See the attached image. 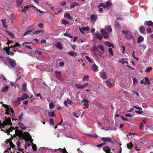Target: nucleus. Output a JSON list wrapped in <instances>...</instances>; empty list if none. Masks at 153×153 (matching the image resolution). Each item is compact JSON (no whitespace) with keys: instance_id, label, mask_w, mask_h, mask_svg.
I'll use <instances>...</instances> for the list:
<instances>
[{"instance_id":"1","label":"nucleus","mask_w":153,"mask_h":153,"mask_svg":"<svg viewBox=\"0 0 153 153\" xmlns=\"http://www.w3.org/2000/svg\"><path fill=\"white\" fill-rule=\"evenodd\" d=\"M15 133L17 135L22 137L23 139H25L27 137H29L31 138L29 133L27 132H25L23 134V131L21 130H19L18 129H16L15 130Z\"/></svg>"},{"instance_id":"2","label":"nucleus","mask_w":153,"mask_h":153,"mask_svg":"<svg viewBox=\"0 0 153 153\" xmlns=\"http://www.w3.org/2000/svg\"><path fill=\"white\" fill-rule=\"evenodd\" d=\"M12 125V123L11 120V118L9 117L6 119L2 123H1V122L0 121V128H1V127L4 128L5 126L7 125Z\"/></svg>"},{"instance_id":"3","label":"nucleus","mask_w":153,"mask_h":153,"mask_svg":"<svg viewBox=\"0 0 153 153\" xmlns=\"http://www.w3.org/2000/svg\"><path fill=\"white\" fill-rule=\"evenodd\" d=\"M36 26L34 25H32L27 27V30L28 31L25 32L23 34V36H25L28 34L30 32L33 31L35 29Z\"/></svg>"},{"instance_id":"4","label":"nucleus","mask_w":153,"mask_h":153,"mask_svg":"<svg viewBox=\"0 0 153 153\" xmlns=\"http://www.w3.org/2000/svg\"><path fill=\"white\" fill-rule=\"evenodd\" d=\"M6 59L10 63V65L13 67L16 66V62L15 60L12 59H10L8 57L6 58Z\"/></svg>"},{"instance_id":"5","label":"nucleus","mask_w":153,"mask_h":153,"mask_svg":"<svg viewBox=\"0 0 153 153\" xmlns=\"http://www.w3.org/2000/svg\"><path fill=\"white\" fill-rule=\"evenodd\" d=\"M15 129V128L13 127L12 126H10L9 129H6V131L1 129V130L2 131H4L8 135H10V132H12V131Z\"/></svg>"},{"instance_id":"6","label":"nucleus","mask_w":153,"mask_h":153,"mask_svg":"<svg viewBox=\"0 0 153 153\" xmlns=\"http://www.w3.org/2000/svg\"><path fill=\"white\" fill-rule=\"evenodd\" d=\"M103 150L106 153H110L111 149L110 147L108 146H103L102 148Z\"/></svg>"},{"instance_id":"7","label":"nucleus","mask_w":153,"mask_h":153,"mask_svg":"<svg viewBox=\"0 0 153 153\" xmlns=\"http://www.w3.org/2000/svg\"><path fill=\"white\" fill-rule=\"evenodd\" d=\"M55 77L59 80L61 79V74L60 71H55Z\"/></svg>"},{"instance_id":"8","label":"nucleus","mask_w":153,"mask_h":153,"mask_svg":"<svg viewBox=\"0 0 153 153\" xmlns=\"http://www.w3.org/2000/svg\"><path fill=\"white\" fill-rule=\"evenodd\" d=\"M3 106L6 108L5 109L6 112L5 114H10V108L9 106H8L7 105H3Z\"/></svg>"},{"instance_id":"9","label":"nucleus","mask_w":153,"mask_h":153,"mask_svg":"<svg viewBox=\"0 0 153 153\" xmlns=\"http://www.w3.org/2000/svg\"><path fill=\"white\" fill-rule=\"evenodd\" d=\"M89 102V101L88 100H87L85 98L82 101V102L84 103V105L85 106H86L85 107V108H87V106L89 105L88 104Z\"/></svg>"},{"instance_id":"10","label":"nucleus","mask_w":153,"mask_h":153,"mask_svg":"<svg viewBox=\"0 0 153 153\" xmlns=\"http://www.w3.org/2000/svg\"><path fill=\"white\" fill-rule=\"evenodd\" d=\"M101 140L103 142H111L112 143H113V142L111 140V139L109 137H103L101 138Z\"/></svg>"},{"instance_id":"11","label":"nucleus","mask_w":153,"mask_h":153,"mask_svg":"<svg viewBox=\"0 0 153 153\" xmlns=\"http://www.w3.org/2000/svg\"><path fill=\"white\" fill-rule=\"evenodd\" d=\"M80 5L79 3L75 2L74 3H71L70 7L71 8H73L76 7H78Z\"/></svg>"},{"instance_id":"12","label":"nucleus","mask_w":153,"mask_h":153,"mask_svg":"<svg viewBox=\"0 0 153 153\" xmlns=\"http://www.w3.org/2000/svg\"><path fill=\"white\" fill-rule=\"evenodd\" d=\"M97 19V16L94 14H92L91 16V22H95Z\"/></svg>"},{"instance_id":"13","label":"nucleus","mask_w":153,"mask_h":153,"mask_svg":"<svg viewBox=\"0 0 153 153\" xmlns=\"http://www.w3.org/2000/svg\"><path fill=\"white\" fill-rule=\"evenodd\" d=\"M68 54L71 56L76 57L77 56V54L74 51H71L68 53Z\"/></svg>"},{"instance_id":"14","label":"nucleus","mask_w":153,"mask_h":153,"mask_svg":"<svg viewBox=\"0 0 153 153\" xmlns=\"http://www.w3.org/2000/svg\"><path fill=\"white\" fill-rule=\"evenodd\" d=\"M111 4V3L109 1H107L105 4H104L105 8H108V9L109 8Z\"/></svg>"},{"instance_id":"15","label":"nucleus","mask_w":153,"mask_h":153,"mask_svg":"<svg viewBox=\"0 0 153 153\" xmlns=\"http://www.w3.org/2000/svg\"><path fill=\"white\" fill-rule=\"evenodd\" d=\"M106 84L109 88H111L113 86V84L111 83V79H109L106 82Z\"/></svg>"},{"instance_id":"16","label":"nucleus","mask_w":153,"mask_h":153,"mask_svg":"<svg viewBox=\"0 0 153 153\" xmlns=\"http://www.w3.org/2000/svg\"><path fill=\"white\" fill-rule=\"evenodd\" d=\"M100 76L102 78L104 79H106L107 78V76L105 72L104 71L102 72L100 74Z\"/></svg>"},{"instance_id":"17","label":"nucleus","mask_w":153,"mask_h":153,"mask_svg":"<svg viewBox=\"0 0 153 153\" xmlns=\"http://www.w3.org/2000/svg\"><path fill=\"white\" fill-rule=\"evenodd\" d=\"M18 124L19 126L22 129L24 130L26 129V127L22 123L19 122Z\"/></svg>"},{"instance_id":"18","label":"nucleus","mask_w":153,"mask_h":153,"mask_svg":"<svg viewBox=\"0 0 153 153\" xmlns=\"http://www.w3.org/2000/svg\"><path fill=\"white\" fill-rule=\"evenodd\" d=\"M128 39H131L133 38V36L131 34V32L125 36Z\"/></svg>"},{"instance_id":"19","label":"nucleus","mask_w":153,"mask_h":153,"mask_svg":"<svg viewBox=\"0 0 153 153\" xmlns=\"http://www.w3.org/2000/svg\"><path fill=\"white\" fill-rule=\"evenodd\" d=\"M106 30L109 33H111L112 32V29L110 25L106 26L105 27Z\"/></svg>"},{"instance_id":"20","label":"nucleus","mask_w":153,"mask_h":153,"mask_svg":"<svg viewBox=\"0 0 153 153\" xmlns=\"http://www.w3.org/2000/svg\"><path fill=\"white\" fill-rule=\"evenodd\" d=\"M3 49L5 51L6 53L7 54V55H10V48L5 47Z\"/></svg>"},{"instance_id":"21","label":"nucleus","mask_w":153,"mask_h":153,"mask_svg":"<svg viewBox=\"0 0 153 153\" xmlns=\"http://www.w3.org/2000/svg\"><path fill=\"white\" fill-rule=\"evenodd\" d=\"M2 25H3V27L4 28L6 29L7 27V26L6 25V20L5 19H2L1 20Z\"/></svg>"},{"instance_id":"22","label":"nucleus","mask_w":153,"mask_h":153,"mask_svg":"<svg viewBox=\"0 0 153 153\" xmlns=\"http://www.w3.org/2000/svg\"><path fill=\"white\" fill-rule=\"evenodd\" d=\"M105 44L107 45V46L111 47H112L113 48H114V45L112 43H111L109 41H106L105 42Z\"/></svg>"},{"instance_id":"23","label":"nucleus","mask_w":153,"mask_h":153,"mask_svg":"<svg viewBox=\"0 0 153 153\" xmlns=\"http://www.w3.org/2000/svg\"><path fill=\"white\" fill-rule=\"evenodd\" d=\"M97 50H98L97 47L96 45H94L93 48V51L94 52V54H95L96 56L99 55V54L95 52L96 51H97Z\"/></svg>"},{"instance_id":"24","label":"nucleus","mask_w":153,"mask_h":153,"mask_svg":"<svg viewBox=\"0 0 153 153\" xmlns=\"http://www.w3.org/2000/svg\"><path fill=\"white\" fill-rule=\"evenodd\" d=\"M144 40V38L142 36H139L137 38V42L139 43L141 42H142Z\"/></svg>"},{"instance_id":"25","label":"nucleus","mask_w":153,"mask_h":153,"mask_svg":"<svg viewBox=\"0 0 153 153\" xmlns=\"http://www.w3.org/2000/svg\"><path fill=\"white\" fill-rule=\"evenodd\" d=\"M144 79L145 81V82H144L145 85H150L151 84V83L149 81V79L148 77H145L144 78Z\"/></svg>"},{"instance_id":"26","label":"nucleus","mask_w":153,"mask_h":153,"mask_svg":"<svg viewBox=\"0 0 153 153\" xmlns=\"http://www.w3.org/2000/svg\"><path fill=\"white\" fill-rule=\"evenodd\" d=\"M125 60V59H121V60L119 61L118 62L121 63L123 65H127L128 64V63L126 61H124Z\"/></svg>"},{"instance_id":"27","label":"nucleus","mask_w":153,"mask_h":153,"mask_svg":"<svg viewBox=\"0 0 153 153\" xmlns=\"http://www.w3.org/2000/svg\"><path fill=\"white\" fill-rule=\"evenodd\" d=\"M56 46L57 48L60 50H61L62 48V45L60 42H57L56 45Z\"/></svg>"},{"instance_id":"28","label":"nucleus","mask_w":153,"mask_h":153,"mask_svg":"<svg viewBox=\"0 0 153 153\" xmlns=\"http://www.w3.org/2000/svg\"><path fill=\"white\" fill-rule=\"evenodd\" d=\"M127 148L129 149H131L133 147V146L131 142H130L129 143H128L127 144Z\"/></svg>"},{"instance_id":"29","label":"nucleus","mask_w":153,"mask_h":153,"mask_svg":"<svg viewBox=\"0 0 153 153\" xmlns=\"http://www.w3.org/2000/svg\"><path fill=\"white\" fill-rule=\"evenodd\" d=\"M94 34L95 36L99 40H101L102 39V36L100 34H98L97 33H94Z\"/></svg>"},{"instance_id":"30","label":"nucleus","mask_w":153,"mask_h":153,"mask_svg":"<svg viewBox=\"0 0 153 153\" xmlns=\"http://www.w3.org/2000/svg\"><path fill=\"white\" fill-rule=\"evenodd\" d=\"M59 152L61 153H68L66 151V150L65 147L63 149L59 148L58 149Z\"/></svg>"},{"instance_id":"31","label":"nucleus","mask_w":153,"mask_h":153,"mask_svg":"<svg viewBox=\"0 0 153 153\" xmlns=\"http://www.w3.org/2000/svg\"><path fill=\"white\" fill-rule=\"evenodd\" d=\"M29 96L27 95L26 94H23L22 96L20 98H21V100H24L25 99H26L27 98L29 97Z\"/></svg>"},{"instance_id":"32","label":"nucleus","mask_w":153,"mask_h":153,"mask_svg":"<svg viewBox=\"0 0 153 153\" xmlns=\"http://www.w3.org/2000/svg\"><path fill=\"white\" fill-rule=\"evenodd\" d=\"M145 29L144 27L142 26H140L139 28V31L141 33H144Z\"/></svg>"},{"instance_id":"33","label":"nucleus","mask_w":153,"mask_h":153,"mask_svg":"<svg viewBox=\"0 0 153 153\" xmlns=\"http://www.w3.org/2000/svg\"><path fill=\"white\" fill-rule=\"evenodd\" d=\"M23 0H16L17 5L18 7H20L21 5Z\"/></svg>"},{"instance_id":"34","label":"nucleus","mask_w":153,"mask_h":153,"mask_svg":"<svg viewBox=\"0 0 153 153\" xmlns=\"http://www.w3.org/2000/svg\"><path fill=\"white\" fill-rule=\"evenodd\" d=\"M64 17L67 19H72L71 17L68 13H66L64 14Z\"/></svg>"},{"instance_id":"35","label":"nucleus","mask_w":153,"mask_h":153,"mask_svg":"<svg viewBox=\"0 0 153 153\" xmlns=\"http://www.w3.org/2000/svg\"><path fill=\"white\" fill-rule=\"evenodd\" d=\"M146 23V25L148 26L153 25V22L151 21H146L145 23Z\"/></svg>"},{"instance_id":"36","label":"nucleus","mask_w":153,"mask_h":153,"mask_svg":"<svg viewBox=\"0 0 153 153\" xmlns=\"http://www.w3.org/2000/svg\"><path fill=\"white\" fill-rule=\"evenodd\" d=\"M97 48L101 50L103 52H104V49L103 46L101 45H97Z\"/></svg>"},{"instance_id":"37","label":"nucleus","mask_w":153,"mask_h":153,"mask_svg":"<svg viewBox=\"0 0 153 153\" xmlns=\"http://www.w3.org/2000/svg\"><path fill=\"white\" fill-rule=\"evenodd\" d=\"M92 68L93 70L95 72L97 71H98V67L94 63V65L92 66Z\"/></svg>"},{"instance_id":"38","label":"nucleus","mask_w":153,"mask_h":153,"mask_svg":"<svg viewBox=\"0 0 153 153\" xmlns=\"http://www.w3.org/2000/svg\"><path fill=\"white\" fill-rule=\"evenodd\" d=\"M8 88L9 87L8 86L5 85V86L3 88L2 90H1V92H6Z\"/></svg>"},{"instance_id":"39","label":"nucleus","mask_w":153,"mask_h":153,"mask_svg":"<svg viewBox=\"0 0 153 153\" xmlns=\"http://www.w3.org/2000/svg\"><path fill=\"white\" fill-rule=\"evenodd\" d=\"M48 115L49 117H53V116H56L54 111L49 112L48 113Z\"/></svg>"},{"instance_id":"40","label":"nucleus","mask_w":153,"mask_h":153,"mask_svg":"<svg viewBox=\"0 0 153 153\" xmlns=\"http://www.w3.org/2000/svg\"><path fill=\"white\" fill-rule=\"evenodd\" d=\"M27 90V84H23L22 90L24 92H25Z\"/></svg>"},{"instance_id":"41","label":"nucleus","mask_w":153,"mask_h":153,"mask_svg":"<svg viewBox=\"0 0 153 153\" xmlns=\"http://www.w3.org/2000/svg\"><path fill=\"white\" fill-rule=\"evenodd\" d=\"M31 142L32 143V148L33 150L34 151L36 150H37L36 146L35 144L33 143L32 141H31Z\"/></svg>"},{"instance_id":"42","label":"nucleus","mask_w":153,"mask_h":153,"mask_svg":"<svg viewBox=\"0 0 153 153\" xmlns=\"http://www.w3.org/2000/svg\"><path fill=\"white\" fill-rule=\"evenodd\" d=\"M7 33L12 38H14L15 37L14 34L12 33V32L9 31H7Z\"/></svg>"},{"instance_id":"43","label":"nucleus","mask_w":153,"mask_h":153,"mask_svg":"<svg viewBox=\"0 0 153 153\" xmlns=\"http://www.w3.org/2000/svg\"><path fill=\"white\" fill-rule=\"evenodd\" d=\"M63 35L65 36H68L71 38H73V36L70 35V34H69L68 33H64L63 34Z\"/></svg>"},{"instance_id":"44","label":"nucleus","mask_w":153,"mask_h":153,"mask_svg":"<svg viewBox=\"0 0 153 153\" xmlns=\"http://www.w3.org/2000/svg\"><path fill=\"white\" fill-rule=\"evenodd\" d=\"M49 106L50 109H51L53 108L54 107V105L53 102H51L49 103Z\"/></svg>"},{"instance_id":"45","label":"nucleus","mask_w":153,"mask_h":153,"mask_svg":"<svg viewBox=\"0 0 153 153\" xmlns=\"http://www.w3.org/2000/svg\"><path fill=\"white\" fill-rule=\"evenodd\" d=\"M122 32L123 33L126 34V35H127L129 33H130L131 32L130 31H129L128 30H123L122 31Z\"/></svg>"},{"instance_id":"46","label":"nucleus","mask_w":153,"mask_h":153,"mask_svg":"<svg viewBox=\"0 0 153 153\" xmlns=\"http://www.w3.org/2000/svg\"><path fill=\"white\" fill-rule=\"evenodd\" d=\"M67 103L70 105H72L73 104V102L71 100L68 98L67 99Z\"/></svg>"},{"instance_id":"47","label":"nucleus","mask_w":153,"mask_h":153,"mask_svg":"<svg viewBox=\"0 0 153 153\" xmlns=\"http://www.w3.org/2000/svg\"><path fill=\"white\" fill-rule=\"evenodd\" d=\"M89 78V76L88 75H87L85 76L83 78L82 81H84L88 79Z\"/></svg>"},{"instance_id":"48","label":"nucleus","mask_w":153,"mask_h":153,"mask_svg":"<svg viewBox=\"0 0 153 153\" xmlns=\"http://www.w3.org/2000/svg\"><path fill=\"white\" fill-rule=\"evenodd\" d=\"M85 58L88 60L89 61V62L90 63H92L93 61L92 59L90 58L88 56H86Z\"/></svg>"},{"instance_id":"49","label":"nucleus","mask_w":153,"mask_h":153,"mask_svg":"<svg viewBox=\"0 0 153 153\" xmlns=\"http://www.w3.org/2000/svg\"><path fill=\"white\" fill-rule=\"evenodd\" d=\"M152 69V68L151 67H149L147 68V69L145 70V72L148 73Z\"/></svg>"},{"instance_id":"50","label":"nucleus","mask_w":153,"mask_h":153,"mask_svg":"<svg viewBox=\"0 0 153 153\" xmlns=\"http://www.w3.org/2000/svg\"><path fill=\"white\" fill-rule=\"evenodd\" d=\"M102 36H103L104 38L105 39L108 38L109 37V34L107 33H106L104 34Z\"/></svg>"},{"instance_id":"51","label":"nucleus","mask_w":153,"mask_h":153,"mask_svg":"<svg viewBox=\"0 0 153 153\" xmlns=\"http://www.w3.org/2000/svg\"><path fill=\"white\" fill-rule=\"evenodd\" d=\"M35 53L39 55H41L42 53V52L41 51L38 50H36L35 52Z\"/></svg>"},{"instance_id":"52","label":"nucleus","mask_w":153,"mask_h":153,"mask_svg":"<svg viewBox=\"0 0 153 153\" xmlns=\"http://www.w3.org/2000/svg\"><path fill=\"white\" fill-rule=\"evenodd\" d=\"M101 7H102L104 8H105L104 3H100L97 6V7L98 8H100Z\"/></svg>"},{"instance_id":"53","label":"nucleus","mask_w":153,"mask_h":153,"mask_svg":"<svg viewBox=\"0 0 153 153\" xmlns=\"http://www.w3.org/2000/svg\"><path fill=\"white\" fill-rule=\"evenodd\" d=\"M88 85V83H86L84 84L83 85H81V89H83L85 87L87 86Z\"/></svg>"},{"instance_id":"54","label":"nucleus","mask_w":153,"mask_h":153,"mask_svg":"<svg viewBox=\"0 0 153 153\" xmlns=\"http://www.w3.org/2000/svg\"><path fill=\"white\" fill-rule=\"evenodd\" d=\"M100 32L102 35L107 33L106 30L103 29H102L100 30Z\"/></svg>"},{"instance_id":"55","label":"nucleus","mask_w":153,"mask_h":153,"mask_svg":"<svg viewBox=\"0 0 153 153\" xmlns=\"http://www.w3.org/2000/svg\"><path fill=\"white\" fill-rule=\"evenodd\" d=\"M82 29L83 31H88L89 30V28L88 27H82Z\"/></svg>"},{"instance_id":"56","label":"nucleus","mask_w":153,"mask_h":153,"mask_svg":"<svg viewBox=\"0 0 153 153\" xmlns=\"http://www.w3.org/2000/svg\"><path fill=\"white\" fill-rule=\"evenodd\" d=\"M62 22L64 25H67L69 23V22L65 19H63L62 20Z\"/></svg>"},{"instance_id":"57","label":"nucleus","mask_w":153,"mask_h":153,"mask_svg":"<svg viewBox=\"0 0 153 153\" xmlns=\"http://www.w3.org/2000/svg\"><path fill=\"white\" fill-rule=\"evenodd\" d=\"M76 87L78 89H81V85L80 84H75V85Z\"/></svg>"},{"instance_id":"58","label":"nucleus","mask_w":153,"mask_h":153,"mask_svg":"<svg viewBox=\"0 0 153 153\" xmlns=\"http://www.w3.org/2000/svg\"><path fill=\"white\" fill-rule=\"evenodd\" d=\"M24 114L23 112L18 117V120L19 121H20L22 119V117Z\"/></svg>"},{"instance_id":"59","label":"nucleus","mask_w":153,"mask_h":153,"mask_svg":"<svg viewBox=\"0 0 153 153\" xmlns=\"http://www.w3.org/2000/svg\"><path fill=\"white\" fill-rule=\"evenodd\" d=\"M108 51L110 54L112 56L113 55V52L112 49L111 48H109Z\"/></svg>"},{"instance_id":"60","label":"nucleus","mask_w":153,"mask_h":153,"mask_svg":"<svg viewBox=\"0 0 153 153\" xmlns=\"http://www.w3.org/2000/svg\"><path fill=\"white\" fill-rule=\"evenodd\" d=\"M42 30H36L35 31H34L33 32V34H37L38 33H39L41 32H42Z\"/></svg>"},{"instance_id":"61","label":"nucleus","mask_w":153,"mask_h":153,"mask_svg":"<svg viewBox=\"0 0 153 153\" xmlns=\"http://www.w3.org/2000/svg\"><path fill=\"white\" fill-rule=\"evenodd\" d=\"M146 30L147 33H151L152 32V30L150 28H147Z\"/></svg>"},{"instance_id":"62","label":"nucleus","mask_w":153,"mask_h":153,"mask_svg":"<svg viewBox=\"0 0 153 153\" xmlns=\"http://www.w3.org/2000/svg\"><path fill=\"white\" fill-rule=\"evenodd\" d=\"M50 124L52 126H54V123L53 120L52 119H50Z\"/></svg>"},{"instance_id":"63","label":"nucleus","mask_w":153,"mask_h":153,"mask_svg":"<svg viewBox=\"0 0 153 153\" xmlns=\"http://www.w3.org/2000/svg\"><path fill=\"white\" fill-rule=\"evenodd\" d=\"M10 146L11 148L13 149L16 146L15 145H14L13 144V142H11L10 143Z\"/></svg>"},{"instance_id":"64","label":"nucleus","mask_w":153,"mask_h":153,"mask_svg":"<svg viewBox=\"0 0 153 153\" xmlns=\"http://www.w3.org/2000/svg\"><path fill=\"white\" fill-rule=\"evenodd\" d=\"M30 144L29 142L26 143L25 145V149H27V148L29 146H30Z\"/></svg>"}]
</instances>
